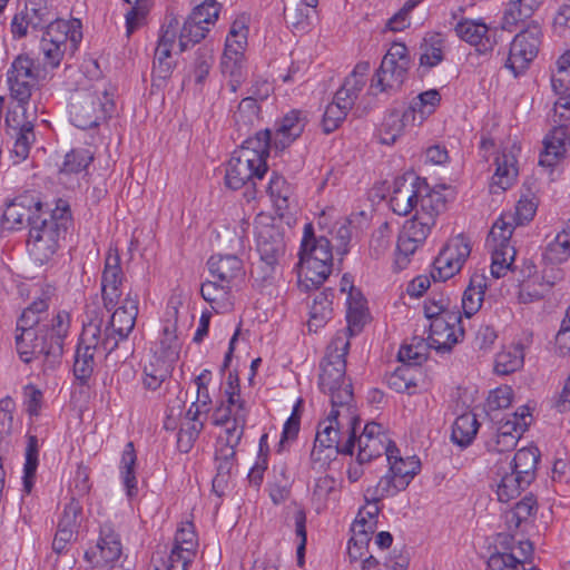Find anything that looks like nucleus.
Returning a JSON list of instances; mask_svg holds the SVG:
<instances>
[{"mask_svg": "<svg viewBox=\"0 0 570 570\" xmlns=\"http://www.w3.org/2000/svg\"><path fill=\"white\" fill-rule=\"evenodd\" d=\"M350 341L346 332H338L327 346L326 354L321 363L318 386L330 395L332 406H338L348 421L355 419L353 406L352 384L345 377L346 361Z\"/></svg>", "mask_w": 570, "mask_h": 570, "instance_id": "1", "label": "nucleus"}, {"mask_svg": "<svg viewBox=\"0 0 570 570\" xmlns=\"http://www.w3.org/2000/svg\"><path fill=\"white\" fill-rule=\"evenodd\" d=\"M338 406H332L328 416L318 423L311 458L322 464L331 461L336 454H352L355 440L357 417L351 422Z\"/></svg>", "mask_w": 570, "mask_h": 570, "instance_id": "2", "label": "nucleus"}, {"mask_svg": "<svg viewBox=\"0 0 570 570\" xmlns=\"http://www.w3.org/2000/svg\"><path fill=\"white\" fill-rule=\"evenodd\" d=\"M445 208L443 195H434L432 198L421 200L416 213L407 219L397 238L395 265L404 269L410 263V257L426 240L432 227L435 225L438 215Z\"/></svg>", "mask_w": 570, "mask_h": 570, "instance_id": "3", "label": "nucleus"}, {"mask_svg": "<svg viewBox=\"0 0 570 570\" xmlns=\"http://www.w3.org/2000/svg\"><path fill=\"white\" fill-rule=\"evenodd\" d=\"M115 109L112 87L104 79L77 89L70 97L69 114L73 125L81 129L97 127Z\"/></svg>", "mask_w": 570, "mask_h": 570, "instance_id": "4", "label": "nucleus"}, {"mask_svg": "<svg viewBox=\"0 0 570 570\" xmlns=\"http://www.w3.org/2000/svg\"><path fill=\"white\" fill-rule=\"evenodd\" d=\"M69 223V206L60 199L51 213L46 212L31 225L27 247L36 262L45 264L56 254L60 240L66 236Z\"/></svg>", "mask_w": 570, "mask_h": 570, "instance_id": "5", "label": "nucleus"}, {"mask_svg": "<svg viewBox=\"0 0 570 570\" xmlns=\"http://www.w3.org/2000/svg\"><path fill=\"white\" fill-rule=\"evenodd\" d=\"M102 325L104 320L98 314L83 323L73 362V374L82 385L87 384L94 373L95 356H107L117 347L112 337H102Z\"/></svg>", "mask_w": 570, "mask_h": 570, "instance_id": "6", "label": "nucleus"}, {"mask_svg": "<svg viewBox=\"0 0 570 570\" xmlns=\"http://www.w3.org/2000/svg\"><path fill=\"white\" fill-rule=\"evenodd\" d=\"M248 27L244 19H236L226 37L220 60V70L227 78L230 92L235 94L247 78L245 50L247 48Z\"/></svg>", "mask_w": 570, "mask_h": 570, "instance_id": "7", "label": "nucleus"}, {"mask_svg": "<svg viewBox=\"0 0 570 570\" xmlns=\"http://www.w3.org/2000/svg\"><path fill=\"white\" fill-rule=\"evenodd\" d=\"M82 39L81 22L78 19H57L48 23L40 41L43 63L57 68L67 51L73 53Z\"/></svg>", "mask_w": 570, "mask_h": 570, "instance_id": "8", "label": "nucleus"}, {"mask_svg": "<svg viewBox=\"0 0 570 570\" xmlns=\"http://www.w3.org/2000/svg\"><path fill=\"white\" fill-rule=\"evenodd\" d=\"M386 460L389 471L375 487L367 488V498L382 500L395 495L405 490L421 470V462L415 455L403 458L396 446L387 452Z\"/></svg>", "mask_w": 570, "mask_h": 570, "instance_id": "9", "label": "nucleus"}, {"mask_svg": "<svg viewBox=\"0 0 570 570\" xmlns=\"http://www.w3.org/2000/svg\"><path fill=\"white\" fill-rule=\"evenodd\" d=\"M224 393L226 400L215 409L214 423L226 425V438H229L230 443H239L244 434L249 407L240 395L237 375L228 374L227 387Z\"/></svg>", "mask_w": 570, "mask_h": 570, "instance_id": "10", "label": "nucleus"}, {"mask_svg": "<svg viewBox=\"0 0 570 570\" xmlns=\"http://www.w3.org/2000/svg\"><path fill=\"white\" fill-rule=\"evenodd\" d=\"M515 225L514 216L504 213L494 222L487 238L492 258L491 275L494 278L504 276L514 261L517 252L511 244V236Z\"/></svg>", "mask_w": 570, "mask_h": 570, "instance_id": "11", "label": "nucleus"}, {"mask_svg": "<svg viewBox=\"0 0 570 570\" xmlns=\"http://www.w3.org/2000/svg\"><path fill=\"white\" fill-rule=\"evenodd\" d=\"M16 345L22 362L38 361L43 371L56 368L60 362L61 356L53 357L49 354L50 340L46 325L43 328L20 332L16 337Z\"/></svg>", "mask_w": 570, "mask_h": 570, "instance_id": "12", "label": "nucleus"}, {"mask_svg": "<svg viewBox=\"0 0 570 570\" xmlns=\"http://www.w3.org/2000/svg\"><path fill=\"white\" fill-rule=\"evenodd\" d=\"M541 27L531 21L524 30L519 32L510 45L507 67L514 76L522 73L537 57L541 39Z\"/></svg>", "mask_w": 570, "mask_h": 570, "instance_id": "13", "label": "nucleus"}, {"mask_svg": "<svg viewBox=\"0 0 570 570\" xmlns=\"http://www.w3.org/2000/svg\"><path fill=\"white\" fill-rule=\"evenodd\" d=\"M471 254V243L463 235L451 238L433 262L432 277L445 282L458 274Z\"/></svg>", "mask_w": 570, "mask_h": 570, "instance_id": "14", "label": "nucleus"}, {"mask_svg": "<svg viewBox=\"0 0 570 570\" xmlns=\"http://www.w3.org/2000/svg\"><path fill=\"white\" fill-rule=\"evenodd\" d=\"M46 212L43 204L32 193H24L7 203L2 214V227L9 230L22 229L41 218Z\"/></svg>", "mask_w": 570, "mask_h": 570, "instance_id": "15", "label": "nucleus"}, {"mask_svg": "<svg viewBox=\"0 0 570 570\" xmlns=\"http://www.w3.org/2000/svg\"><path fill=\"white\" fill-rule=\"evenodd\" d=\"M39 78V69L28 55H19L12 61L7 81L11 97L20 104H28Z\"/></svg>", "mask_w": 570, "mask_h": 570, "instance_id": "16", "label": "nucleus"}, {"mask_svg": "<svg viewBox=\"0 0 570 570\" xmlns=\"http://www.w3.org/2000/svg\"><path fill=\"white\" fill-rule=\"evenodd\" d=\"M460 311L445 312L429 323L428 345L439 352L451 351L464 336Z\"/></svg>", "mask_w": 570, "mask_h": 570, "instance_id": "17", "label": "nucleus"}, {"mask_svg": "<svg viewBox=\"0 0 570 570\" xmlns=\"http://www.w3.org/2000/svg\"><path fill=\"white\" fill-rule=\"evenodd\" d=\"M121 558L120 535L110 524H102L97 542L85 552V559L95 568L110 569L111 566H118L117 562Z\"/></svg>", "mask_w": 570, "mask_h": 570, "instance_id": "18", "label": "nucleus"}, {"mask_svg": "<svg viewBox=\"0 0 570 570\" xmlns=\"http://www.w3.org/2000/svg\"><path fill=\"white\" fill-rule=\"evenodd\" d=\"M434 195L443 194L431 189L424 180L416 178L410 184L406 181L396 184L390 199V205L395 214L406 216L412 210L416 213V207H420L422 199L432 198Z\"/></svg>", "mask_w": 570, "mask_h": 570, "instance_id": "19", "label": "nucleus"}, {"mask_svg": "<svg viewBox=\"0 0 570 570\" xmlns=\"http://www.w3.org/2000/svg\"><path fill=\"white\" fill-rule=\"evenodd\" d=\"M124 281L120 255L116 248H109L101 274V296L108 311L120 303Z\"/></svg>", "mask_w": 570, "mask_h": 570, "instance_id": "20", "label": "nucleus"}, {"mask_svg": "<svg viewBox=\"0 0 570 570\" xmlns=\"http://www.w3.org/2000/svg\"><path fill=\"white\" fill-rule=\"evenodd\" d=\"M119 304L102 334V337H112L117 344L127 338L135 327L139 306L138 295L130 291Z\"/></svg>", "mask_w": 570, "mask_h": 570, "instance_id": "21", "label": "nucleus"}, {"mask_svg": "<svg viewBox=\"0 0 570 570\" xmlns=\"http://www.w3.org/2000/svg\"><path fill=\"white\" fill-rule=\"evenodd\" d=\"M178 29V20L176 18H170L163 30L158 45L155 49L153 66L154 80H165L173 71L174 61L171 60V51L175 46H178V42L176 41Z\"/></svg>", "mask_w": 570, "mask_h": 570, "instance_id": "22", "label": "nucleus"}, {"mask_svg": "<svg viewBox=\"0 0 570 570\" xmlns=\"http://www.w3.org/2000/svg\"><path fill=\"white\" fill-rule=\"evenodd\" d=\"M267 171L268 167L256 166L245 158L232 155L226 167L225 184L233 190L240 189L247 185H250L256 190L257 183L263 180Z\"/></svg>", "mask_w": 570, "mask_h": 570, "instance_id": "23", "label": "nucleus"}, {"mask_svg": "<svg viewBox=\"0 0 570 570\" xmlns=\"http://www.w3.org/2000/svg\"><path fill=\"white\" fill-rule=\"evenodd\" d=\"M357 446V461L358 463H364L383 453L387 456V452L395 445L389 439L381 424L371 422L364 426L362 434L358 436Z\"/></svg>", "mask_w": 570, "mask_h": 570, "instance_id": "24", "label": "nucleus"}, {"mask_svg": "<svg viewBox=\"0 0 570 570\" xmlns=\"http://www.w3.org/2000/svg\"><path fill=\"white\" fill-rule=\"evenodd\" d=\"M49 21V9L42 0H26L23 9L17 12L11 21L14 38H23L30 30L43 28Z\"/></svg>", "mask_w": 570, "mask_h": 570, "instance_id": "25", "label": "nucleus"}, {"mask_svg": "<svg viewBox=\"0 0 570 570\" xmlns=\"http://www.w3.org/2000/svg\"><path fill=\"white\" fill-rule=\"evenodd\" d=\"M308 122L305 111L293 109L275 122L271 144L276 150H284L294 142L304 131Z\"/></svg>", "mask_w": 570, "mask_h": 570, "instance_id": "26", "label": "nucleus"}, {"mask_svg": "<svg viewBox=\"0 0 570 570\" xmlns=\"http://www.w3.org/2000/svg\"><path fill=\"white\" fill-rule=\"evenodd\" d=\"M570 148V131L566 126L553 125L543 139L539 165L553 167L564 158Z\"/></svg>", "mask_w": 570, "mask_h": 570, "instance_id": "27", "label": "nucleus"}, {"mask_svg": "<svg viewBox=\"0 0 570 570\" xmlns=\"http://www.w3.org/2000/svg\"><path fill=\"white\" fill-rule=\"evenodd\" d=\"M212 278L235 287L245 276L243 262L235 254L213 255L208 262Z\"/></svg>", "mask_w": 570, "mask_h": 570, "instance_id": "28", "label": "nucleus"}, {"mask_svg": "<svg viewBox=\"0 0 570 570\" xmlns=\"http://www.w3.org/2000/svg\"><path fill=\"white\" fill-rule=\"evenodd\" d=\"M407 71L409 69L404 67L382 60L380 68L371 80L370 92L375 96L379 94L391 95L396 92L404 83Z\"/></svg>", "mask_w": 570, "mask_h": 570, "instance_id": "29", "label": "nucleus"}, {"mask_svg": "<svg viewBox=\"0 0 570 570\" xmlns=\"http://www.w3.org/2000/svg\"><path fill=\"white\" fill-rule=\"evenodd\" d=\"M333 263L308 256H299L297 264L298 286L308 292L320 287L332 273Z\"/></svg>", "mask_w": 570, "mask_h": 570, "instance_id": "30", "label": "nucleus"}, {"mask_svg": "<svg viewBox=\"0 0 570 570\" xmlns=\"http://www.w3.org/2000/svg\"><path fill=\"white\" fill-rule=\"evenodd\" d=\"M367 61L358 62L353 71L345 78L341 88L336 91L334 100L340 102L343 108L352 109L360 92L365 86L366 76L370 71Z\"/></svg>", "mask_w": 570, "mask_h": 570, "instance_id": "31", "label": "nucleus"}, {"mask_svg": "<svg viewBox=\"0 0 570 570\" xmlns=\"http://www.w3.org/2000/svg\"><path fill=\"white\" fill-rule=\"evenodd\" d=\"M272 131L269 129L261 130L253 137H248L243 141L242 146L236 149L233 155L245 158L247 161L256 166H267V157L269 148H272Z\"/></svg>", "mask_w": 570, "mask_h": 570, "instance_id": "32", "label": "nucleus"}, {"mask_svg": "<svg viewBox=\"0 0 570 570\" xmlns=\"http://www.w3.org/2000/svg\"><path fill=\"white\" fill-rule=\"evenodd\" d=\"M454 30L461 40L476 47L480 52L490 51L494 46L489 36V27L481 20L462 19Z\"/></svg>", "mask_w": 570, "mask_h": 570, "instance_id": "33", "label": "nucleus"}, {"mask_svg": "<svg viewBox=\"0 0 570 570\" xmlns=\"http://www.w3.org/2000/svg\"><path fill=\"white\" fill-rule=\"evenodd\" d=\"M407 126H419L414 120L412 111L404 109H391L380 128V141L384 145H392L401 137Z\"/></svg>", "mask_w": 570, "mask_h": 570, "instance_id": "34", "label": "nucleus"}, {"mask_svg": "<svg viewBox=\"0 0 570 570\" xmlns=\"http://www.w3.org/2000/svg\"><path fill=\"white\" fill-rule=\"evenodd\" d=\"M495 171L492 176L491 188L493 193H497L494 188L499 190H507L515 181L518 176L517 157L513 148H503L494 160Z\"/></svg>", "mask_w": 570, "mask_h": 570, "instance_id": "35", "label": "nucleus"}, {"mask_svg": "<svg viewBox=\"0 0 570 570\" xmlns=\"http://www.w3.org/2000/svg\"><path fill=\"white\" fill-rule=\"evenodd\" d=\"M233 286L210 277L202 284L200 294L210 304L213 309L217 313H225L233 307Z\"/></svg>", "mask_w": 570, "mask_h": 570, "instance_id": "36", "label": "nucleus"}, {"mask_svg": "<svg viewBox=\"0 0 570 570\" xmlns=\"http://www.w3.org/2000/svg\"><path fill=\"white\" fill-rule=\"evenodd\" d=\"M257 250L268 266L277 264L285 250L281 234L274 227L261 230L257 235Z\"/></svg>", "mask_w": 570, "mask_h": 570, "instance_id": "37", "label": "nucleus"}, {"mask_svg": "<svg viewBox=\"0 0 570 570\" xmlns=\"http://www.w3.org/2000/svg\"><path fill=\"white\" fill-rule=\"evenodd\" d=\"M239 443H230L229 438H220L215 454L217 473L213 480V487H220L227 482L235 468L236 446Z\"/></svg>", "mask_w": 570, "mask_h": 570, "instance_id": "38", "label": "nucleus"}, {"mask_svg": "<svg viewBox=\"0 0 570 570\" xmlns=\"http://www.w3.org/2000/svg\"><path fill=\"white\" fill-rule=\"evenodd\" d=\"M299 256L320 258L327 263H333L332 246L326 237H315L312 224H306L304 235L301 242Z\"/></svg>", "mask_w": 570, "mask_h": 570, "instance_id": "39", "label": "nucleus"}, {"mask_svg": "<svg viewBox=\"0 0 570 570\" xmlns=\"http://www.w3.org/2000/svg\"><path fill=\"white\" fill-rule=\"evenodd\" d=\"M196 556V552L181 549L173 544L170 552L163 556L156 552L151 557L148 570H187Z\"/></svg>", "mask_w": 570, "mask_h": 570, "instance_id": "40", "label": "nucleus"}, {"mask_svg": "<svg viewBox=\"0 0 570 570\" xmlns=\"http://www.w3.org/2000/svg\"><path fill=\"white\" fill-rule=\"evenodd\" d=\"M543 0H509L507 3L501 28L512 31L520 22L529 19L541 6Z\"/></svg>", "mask_w": 570, "mask_h": 570, "instance_id": "41", "label": "nucleus"}, {"mask_svg": "<svg viewBox=\"0 0 570 570\" xmlns=\"http://www.w3.org/2000/svg\"><path fill=\"white\" fill-rule=\"evenodd\" d=\"M422 376L420 367L400 364L389 376L387 385L397 393L413 394Z\"/></svg>", "mask_w": 570, "mask_h": 570, "instance_id": "42", "label": "nucleus"}, {"mask_svg": "<svg viewBox=\"0 0 570 570\" xmlns=\"http://www.w3.org/2000/svg\"><path fill=\"white\" fill-rule=\"evenodd\" d=\"M51 294L52 288L47 286V289L43 292L42 296L35 299L30 306L23 309L18 321L17 331L26 332L27 330L43 328V325H40L41 315L46 313L49 307V299Z\"/></svg>", "mask_w": 570, "mask_h": 570, "instance_id": "43", "label": "nucleus"}, {"mask_svg": "<svg viewBox=\"0 0 570 570\" xmlns=\"http://www.w3.org/2000/svg\"><path fill=\"white\" fill-rule=\"evenodd\" d=\"M538 461V449L522 448L518 450L513 460L509 463V470L519 475L523 483L530 484L534 479Z\"/></svg>", "mask_w": 570, "mask_h": 570, "instance_id": "44", "label": "nucleus"}, {"mask_svg": "<svg viewBox=\"0 0 570 570\" xmlns=\"http://www.w3.org/2000/svg\"><path fill=\"white\" fill-rule=\"evenodd\" d=\"M570 258V219L564 227L549 242L543 252V259L552 265L567 262Z\"/></svg>", "mask_w": 570, "mask_h": 570, "instance_id": "45", "label": "nucleus"}, {"mask_svg": "<svg viewBox=\"0 0 570 570\" xmlns=\"http://www.w3.org/2000/svg\"><path fill=\"white\" fill-rule=\"evenodd\" d=\"M71 323V316L67 311H59L52 317L48 328V338L50 340L49 354L53 357L62 355L63 340L68 335Z\"/></svg>", "mask_w": 570, "mask_h": 570, "instance_id": "46", "label": "nucleus"}, {"mask_svg": "<svg viewBox=\"0 0 570 570\" xmlns=\"http://www.w3.org/2000/svg\"><path fill=\"white\" fill-rule=\"evenodd\" d=\"M524 363V351L521 344H512L503 347L494 360V372L499 375H509L520 368Z\"/></svg>", "mask_w": 570, "mask_h": 570, "instance_id": "47", "label": "nucleus"}, {"mask_svg": "<svg viewBox=\"0 0 570 570\" xmlns=\"http://www.w3.org/2000/svg\"><path fill=\"white\" fill-rule=\"evenodd\" d=\"M366 299L361 291H352L346 296V320L347 331L351 334L358 332L364 325L367 316Z\"/></svg>", "mask_w": 570, "mask_h": 570, "instance_id": "48", "label": "nucleus"}, {"mask_svg": "<svg viewBox=\"0 0 570 570\" xmlns=\"http://www.w3.org/2000/svg\"><path fill=\"white\" fill-rule=\"evenodd\" d=\"M333 297L334 294L331 288H326L315 295L308 320L309 331L316 332L317 328L322 327L331 318Z\"/></svg>", "mask_w": 570, "mask_h": 570, "instance_id": "49", "label": "nucleus"}, {"mask_svg": "<svg viewBox=\"0 0 570 570\" xmlns=\"http://www.w3.org/2000/svg\"><path fill=\"white\" fill-rule=\"evenodd\" d=\"M485 288L487 277L483 274H473L462 296V309L466 317L474 315L481 307Z\"/></svg>", "mask_w": 570, "mask_h": 570, "instance_id": "50", "label": "nucleus"}, {"mask_svg": "<svg viewBox=\"0 0 570 570\" xmlns=\"http://www.w3.org/2000/svg\"><path fill=\"white\" fill-rule=\"evenodd\" d=\"M440 101V92L436 89H430L421 92L416 98H414L406 109L412 111L414 120L420 126L436 110Z\"/></svg>", "mask_w": 570, "mask_h": 570, "instance_id": "51", "label": "nucleus"}, {"mask_svg": "<svg viewBox=\"0 0 570 570\" xmlns=\"http://www.w3.org/2000/svg\"><path fill=\"white\" fill-rule=\"evenodd\" d=\"M498 476L495 492L500 502L507 503L515 499L529 485V483H523L519 475L505 469H502V471L500 469Z\"/></svg>", "mask_w": 570, "mask_h": 570, "instance_id": "52", "label": "nucleus"}, {"mask_svg": "<svg viewBox=\"0 0 570 570\" xmlns=\"http://www.w3.org/2000/svg\"><path fill=\"white\" fill-rule=\"evenodd\" d=\"M137 456L132 442H128L125 445L122 451L121 461H120V475L122 480V484L126 489V493L129 498L137 495L138 487L137 479L135 474V465H136Z\"/></svg>", "mask_w": 570, "mask_h": 570, "instance_id": "53", "label": "nucleus"}, {"mask_svg": "<svg viewBox=\"0 0 570 570\" xmlns=\"http://www.w3.org/2000/svg\"><path fill=\"white\" fill-rule=\"evenodd\" d=\"M479 429V422L473 413H464L458 416L452 426L451 439L460 446L469 445Z\"/></svg>", "mask_w": 570, "mask_h": 570, "instance_id": "54", "label": "nucleus"}, {"mask_svg": "<svg viewBox=\"0 0 570 570\" xmlns=\"http://www.w3.org/2000/svg\"><path fill=\"white\" fill-rule=\"evenodd\" d=\"M170 376V364L160 357H154L144 367L142 384L149 391L158 390Z\"/></svg>", "mask_w": 570, "mask_h": 570, "instance_id": "55", "label": "nucleus"}, {"mask_svg": "<svg viewBox=\"0 0 570 570\" xmlns=\"http://www.w3.org/2000/svg\"><path fill=\"white\" fill-rule=\"evenodd\" d=\"M261 117V107L256 102V98L254 96H248L244 98L237 110L234 112V120L237 129L239 131L249 130L256 122H258Z\"/></svg>", "mask_w": 570, "mask_h": 570, "instance_id": "56", "label": "nucleus"}, {"mask_svg": "<svg viewBox=\"0 0 570 570\" xmlns=\"http://www.w3.org/2000/svg\"><path fill=\"white\" fill-rule=\"evenodd\" d=\"M531 414L528 406H521L519 411L508 414L500 421L499 433L505 435L517 434L519 440L530 424Z\"/></svg>", "mask_w": 570, "mask_h": 570, "instance_id": "57", "label": "nucleus"}, {"mask_svg": "<svg viewBox=\"0 0 570 570\" xmlns=\"http://www.w3.org/2000/svg\"><path fill=\"white\" fill-rule=\"evenodd\" d=\"M443 38L440 33H434L424 38V42L421 46V66L432 68L443 60Z\"/></svg>", "mask_w": 570, "mask_h": 570, "instance_id": "58", "label": "nucleus"}, {"mask_svg": "<svg viewBox=\"0 0 570 570\" xmlns=\"http://www.w3.org/2000/svg\"><path fill=\"white\" fill-rule=\"evenodd\" d=\"M39 443L35 435H29L26 446V462L23 466V485L30 492L38 468Z\"/></svg>", "mask_w": 570, "mask_h": 570, "instance_id": "59", "label": "nucleus"}, {"mask_svg": "<svg viewBox=\"0 0 570 570\" xmlns=\"http://www.w3.org/2000/svg\"><path fill=\"white\" fill-rule=\"evenodd\" d=\"M393 230L387 222L381 224L372 234L370 240V254L374 258L384 256L391 248Z\"/></svg>", "mask_w": 570, "mask_h": 570, "instance_id": "60", "label": "nucleus"}, {"mask_svg": "<svg viewBox=\"0 0 570 570\" xmlns=\"http://www.w3.org/2000/svg\"><path fill=\"white\" fill-rule=\"evenodd\" d=\"M314 9L315 8H309L304 3L285 7L284 18L294 31L304 32L311 26V12L314 11Z\"/></svg>", "mask_w": 570, "mask_h": 570, "instance_id": "61", "label": "nucleus"}, {"mask_svg": "<svg viewBox=\"0 0 570 570\" xmlns=\"http://www.w3.org/2000/svg\"><path fill=\"white\" fill-rule=\"evenodd\" d=\"M267 193L271 196L274 205L278 209H285L288 207V198L291 195V187L286 183L285 178L281 175L273 173L268 185Z\"/></svg>", "mask_w": 570, "mask_h": 570, "instance_id": "62", "label": "nucleus"}, {"mask_svg": "<svg viewBox=\"0 0 570 570\" xmlns=\"http://www.w3.org/2000/svg\"><path fill=\"white\" fill-rule=\"evenodd\" d=\"M27 104L18 102L17 107L12 110H9L6 116V126L8 134L21 131L28 125L33 127V122L36 120L35 115H29L27 111Z\"/></svg>", "mask_w": 570, "mask_h": 570, "instance_id": "63", "label": "nucleus"}, {"mask_svg": "<svg viewBox=\"0 0 570 570\" xmlns=\"http://www.w3.org/2000/svg\"><path fill=\"white\" fill-rule=\"evenodd\" d=\"M487 567L488 570H525L524 560H520L511 551L491 553Z\"/></svg>", "mask_w": 570, "mask_h": 570, "instance_id": "64", "label": "nucleus"}]
</instances>
